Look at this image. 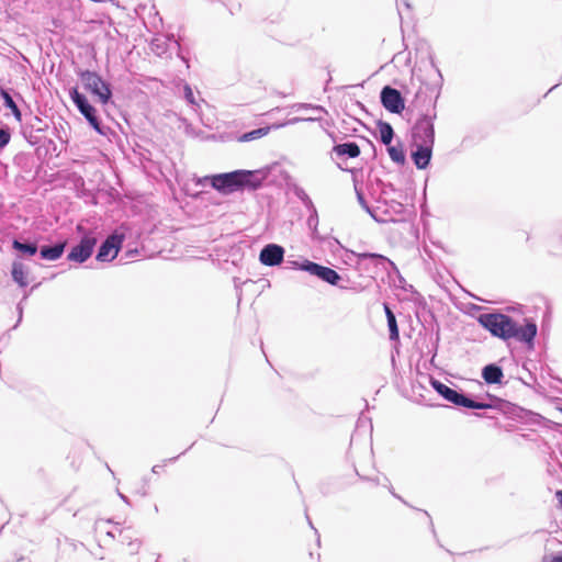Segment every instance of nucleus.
I'll list each match as a JSON object with an SVG mask.
<instances>
[{"instance_id":"nucleus-1","label":"nucleus","mask_w":562,"mask_h":562,"mask_svg":"<svg viewBox=\"0 0 562 562\" xmlns=\"http://www.w3.org/2000/svg\"><path fill=\"white\" fill-rule=\"evenodd\" d=\"M429 383L439 396L458 407L479 411L495 409L509 419L525 424L538 425L541 420H546V418L538 413L526 409L515 403L490 393L486 395L488 401H477L471 394H468L462 390L450 387L436 378L431 376Z\"/></svg>"},{"instance_id":"nucleus-2","label":"nucleus","mask_w":562,"mask_h":562,"mask_svg":"<svg viewBox=\"0 0 562 562\" xmlns=\"http://www.w3.org/2000/svg\"><path fill=\"white\" fill-rule=\"evenodd\" d=\"M475 321L493 338L502 340L507 346L516 341L529 351L535 349L538 325L532 317H524L520 323L504 310L494 308L479 314Z\"/></svg>"},{"instance_id":"nucleus-3","label":"nucleus","mask_w":562,"mask_h":562,"mask_svg":"<svg viewBox=\"0 0 562 562\" xmlns=\"http://www.w3.org/2000/svg\"><path fill=\"white\" fill-rule=\"evenodd\" d=\"M277 168H280V165L274 162L254 170L235 169L228 172L212 173V189L222 195L257 191L267 182L274 181L270 179V175Z\"/></svg>"},{"instance_id":"nucleus-4","label":"nucleus","mask_w":562,"mask_h":562,"mask_svg":"<svg viewBox=\"0 0 562 562\" xmlns=\"http://www.w3.org/2000/svg\"><path fill=\"white\" fill-rule=\"evenodd\" d=\"M83 89L99 103L108 117L113 120L110 113L111 108H116L114 101L113 86L110 81L95 70L81 69L76 70Z\"/></svg>"},{"instance_id":"nucleus-5","label":"nucleus","mask_w":562,"mask_h":562,"mask_svg":"<svg viewBox=\"0 0 562 562\" xmlns=\"http://www.w3.org/2000/svg\"><path fill=\"white\" fill-rule=\"evenodd\" d=\"M68 94L77 111L83 116L88 126L93 132L104 137L113 135L112 128L103 122L99 110L92 104L86 93L79 91L78 86L70 87Z\"/></svg>"},{"instance_id":"nucleus-6","label":"nucleus","mask_w":562,"mask_h":562,"mask_svg":"<svg viewBox=\"0 0 562 562\" xmlns=\"http://www.w3.org/2000/svg\"><path fill=\"white\" fill-rule=\"evenodd\" d=\"M429 63L436 71V79L427 82L419 78L420 87L416 91L411 106L414 109H424L427 106L426 109L437 111L438 100L440 98L443 86V76L438 68L432 54L429 55Z\"/></svg>"},{"instance_id":"nucleus-7","label":"nucleus","mask_w":562,"mask_h":562,"mask_svg":"<svg viewBox=\"0 0 562 562\" xmlns=\"http://www.w3.org/2000/svg\"><path fill=\"white\" fill-rule=\"evenodd\" d=\"M76 232L79 237L78 243L70 248L66 258L70 262L81 265L93 255L101 232L98 227L88 228L81 224L76 226Z\"/></svg>"},{"instance_id":"nucleus-8","label":"nucleus","mask_w":562,"mask_h":562,"mask_svg":"<svg viewBox=\"0 0 562 562\" xmlns=\"http://www.w3.org/2000/svg\"><path fill=\"white\" fill-rule=\"evenodd\" d=\"M418 117L411 128L412 143L435 145L436 131L435 121L437 111L418 109Z\"/></svg>"},{"instance_id":"nucleus-9","label":"nucleus","mask_w":562,"mask_h":562,"mask_svg":"<svg viewBox=\"0 0 562 562\" xmlns=\"http://www.w3.org/2000/svg\"><path fill=\"white\" fill-rule=\"evenodd\" d=\"M130 227L126 224L119 225L99 246L95 260L98 262H111L122 250Z\"/></svg>"},{"instance_id":"nucleus-10","label":"nucleus","mask_w":562,"mask_h":562,"mask_svg":"<svg viewBox=\"0 0 562 562\" xmlns=\"http://www.w3.org/2000/svg\"><path fill=\"white\" fill-rule=\"evenodd\" d=\"M331 239L339 246V248L344 251V255L341 256V260L345 265L352 267L355 269V263L357 261H361L363 259H370V262L374 267H380L381 263H389L393 265V260H391L389 257L379 254V252H371V251H363V252H357L352 249L346 248L336 238L331 237Z\"/></svg>"},{"instance_id":"nucleus-11","label":"nucleus","mask_w":562,"mask_h":562,"mask_svg":"<svg viewBox=\"0 0 562 562\" xmlns=\"http://www.w3.org/2000/svg\"><path fill=\"white\" fill-rule=\"evenodd\" d=\"M35 122L43 123V119L38 115L30 114V119L20 123L19 134L31 146L35 148L36 158L42 160L47 156V148L42 153L41 135H34Z\"/></svg>"},{"instance_id":"nucleus-12","label":"nucleus","mask_w":562,"mask_h":562,"mask_svg":"<svg viewBox=\"0 0 562 562\" xmlns=\"http://www.w3.org/2000/svg\"><path fill=\"white\" fill-rule=\"evenodd\" d=\"M380 103L392 114H401L406 109V100L402 92L390 85L382 87L380 91Z\"/></svg>"},{"instance_id":"nucleus-13","label":"nucleus","mask_w":562,"mask_h":562,"mask_svg":"<svg viewBox=\"0 0 562 562\" xmlns=\"http://www.w3.org/2000/svg\"><path fill=\"white\" fill-rule=\"evenodd\" d=\"M285 249L283 246L269 243L259 251L258 260L266 267H278L284 261Z\"/></svg>"},{"instance_id":"nucleus-14","label":"nucleus","mask_w":562,"mask_h":562,"mask_svg":"<svg viewBox=\"0 0 562 562\" xmlns=\"http://www.w3.org/2000/svg\"><path fill=\"white\" fill-rule=\"evenodd\" d=\"M311 276L316 277L321 281H323L331 286H337L341 290L353 289L352 286L340 284V282L344 281L345 279L336 270H334L330 267L323 266L315 261H314V265L312 268Z\"/></svg>"},{"instance_id":"nucleus-15","label":"nucleus","mask_w":562,"mask_h":562,"mask_svg":"<svg viewBox=\"0 0 562 562\" xmlns=\"http://www.w3.org/2000/svg\"><path fill=\"white\" fill-rule=\"evenodd\" d=\"M411 147V159L414 166L418 170H426L431 164L435 145L412 143Z\"/></svg>"},{"instance_id":"nucleus-16","label":"nucleus","mask_w":562,"mask_h":562,"mask_svg":"<svg viewBox=\"0 0 562 562\" xmlns=\"http://www.w3.org/2000/svg\"><path fill=\"white\" fill-rule=\"evenodd\" d=\"M337 167L342 170V171H347V172H350L352 175V181H353V187H355V192H356V196H357V201L358 203L360 204V206L362 207V210H364L376 223H385L387 221H392V222H395V220L393 218H390V220H383V218H379L376 215H375V211L372 206L369 205L366 196H364V193L362 191V188L359 186V182L357 180V170L353 169V168H344L340 164H337Z\"/></svg>"},{"instance_id":"nucleus-17","label":"nucleus","mask_w":562,"mask_h":562,"mask_svg":"<svg viewBox=\"0 0 562 562\" xmlns=\"http://www.w3.org/2000/svg\"><path fill=\"white\" fill-rule=\"evenodd\" d=\"M327 134L334 142L331 154H335L338 158H357L360 156L361 149L356 142L337 143L335 133L327 132Z\"/></svg>"},{"instance_id":"nucleus-18","label":"nucleus","mask_w":562,"mask_h":562,"mask_svg":"<svg viewBox=\"0 0 562 562\" xmlns=\"http://www.w3.org/2000/svg\"><path fill=\"white\" fill-rule=\"evenodd\" d=\"M481 378L487 385H504V370L498 362H490L481 369Z\"/></svg>"},{"instance_id":"nucleus-19","label":"nucleus","mask_w":562,"mask_h":562,"mask_svg":"<svg viewBox=\"0 0 562 562\" xmlns=\"http://www.w3.org/2000/svg\"><path fill=\"white\" fill-rule=\"evenodd\" d=\"M11 247L16 251V259L22 261L23 259L31 258L38 254L40 246L35 241H24L20 238H13Z\"/></svg>"},{"instance_id":"nucleus-20","label":"nucleus","mask_w":562,"mask_h":562,"mask_svg":"<svg viewBox=\"0 0 562 562\" xmlns=\"http://www.w3.org/2000/svg\"><path fill=\"white\" fill-rule=\"evenodd\" d=\"M66 249V241H57L55 244L40 246L38 256L42 260L56 261L60 259Z\"/></svg>"},{"instance_id":"nucleus-21","label":"nucleus","mask_w":562,"mask_h":562,"mask_svg":"<svg viewBox=\"0 0 562 562\" xmlns=\"http://www.w3.org/2000/svg\"><path fill=\"white\" fill-rule=\"evenodd\" d=\"M29 268L20 260H13L11 263L10 274L12 281L21 289L29 285Z\"/></svg>"},{"instance_id":"nucleus-22","label":"nucleus","mask_w":562,"mask_h":562,"mask_svg":"<svg viewBox=\"0 0 562 562\" xmlns=\"http://www.w3.org/2000/svg\"><path fill=\"white\" fill-rule=\"evenodd\" d=\"M34 157H36L35 151L31 153L21 150L13 156L12 164L20 171L24 173H30L32 172L34 167Z\"/></svg>"},{"instance_id":"nucleus-23","label":"nucleus","mask_w":562,"mask_h":562,"mask_svg":"<svg viewBox=\"0 0 562 562\" xmlns=\"http://www.w3.org/2000/svg\"><path fill=\"white\" fill-rule=\"evenodd\" d=\"M12 89L9 88H0V97L3 101V106L5 109H9L11 111V114L13 115L14 120L19 123L22 122L23 114L18 106L16 102L14 101L12 94Z\"/></svg>"},{"instance_id":"nucleus-24","label":"nucleus","mask_w":562,"mask_h":562,"mask_svg":"<svg viewBox=\"0 0 562 562\" xmlns=\"http://www.w3.org/2000/svg\"><path fill=\"white\" fill-rule=\"evenodd\" d=\"M375 125H376V130L379 132V136H378V139L384 145H390L394 137H395V132H394V128L393 126L391 125V123L380 119L375 122ZM371 134L376 137V134L374 132H371Z\"/></svg>"},{"instance_id":"nucleus-25","label":"nucleus","mask_w":562,"mask_h":562,"mask_svg":"<svg viewBox=\"0 0 562 562\" xmlns=\"http://www.w3.org/2000/svg\"><path fill=\"white\" fill-rule=\"evenodd\" d=\"M380 267H382V270L386 271L387 277L391 279L393 276H395L394 280V286L396 289H402L405 292H409V286H413L412 284L407 283L405 278L401 274L397 266L393 261V265L389 263H381Z\"/></svg>"},{"instance_id":"nucleus-26","label":"nucleus","mask_w":562,"mask_h":562,"mask_svg":"<svg viewBox=\"0 0 562 562\" xmlns=\"http://www.w3.org/2000/svg\"><path fill=\"white\" fill-rule=\"evenodd\" d=\"M385 147L391 160L394 164L398 166H404L407 162L406 150L401 139H397V143L395 145L391 143Z\"/></svg>"},{"instance_id":"nucleus-27","label":"nucleus","mask_w":562,"mask_h":562,"mask_svg":"<svg viewBox=\"0 0 562 562\" xmlns=\"http://www.w3.org/2000/svg\"><path fill=\"white\" fill-rule=\"evenodd\" d=\"M285 269L289 270H296V271H304L311 276L312 268L314 265V261L305 258V257H299L296 259H286L285 261Z\"/></svg>"},{"instance_id":"nucleus-28","label":"nucleus","mask_w":562,"mask_h":562,"mask_svg":"<svg viewBox=\"0 0 562 562\" xmlns=\"http://www.w3.org/2000/svg\"><path fill=\"white\" fill-rule=\"evenodd\" d=\"M282 173H284L283 180L285 182V187L294 193V195L302 202L304 200H307V196H310L306 191L299 186L294 179L284 170H280Z\"/></svg>"},{"instance_id":"nucleus-29","label":"nucleus","mask_w":562,"mask_h":562,"mask_svg":"<svg viewBox=\"0 0 562 562\" xmlns=\"http://www.w3.org/2000/svg\"><path fill=\"white\" fill-rule=\"evenodd\" d=\"M271 131V127L261 126L251 131L245 132L239 136V142H251L266 136Z\"/></svg>"},{"instance_id":"nucleus-30","label":"nucleus","mask_w":562,"mask_h":562,"mask_svg":"<svg viewBox=\"0 0 562 562\" xmlns=\"http://www.w3.org/2000/svg\"><path fill=\"white\" fill-rule=\"evenodd\" d=\"M40 284H35L31 288L30 291L27 292H24L21 301L16 304V314H18V319H16V323L14 324V326L12 327V329H16L19 327V325L22 323V319H23V313H24V303L27 301L30 294Z\"/></svg>"},{"instance_id":"nucleus-31","label":"nucleus","mask_w":562,"mask_h":562,"mask_svg":"<svg viewBox=\"0 0 562 562\" xmlns=\"http://www.w3.org/2000/svg\"><path fill=\"white\" fill-rule=\"evenodd\" d=\"M12 128L10 125L2 123L0 125V154L8 147L12 138Z\"/></svg>"},{"instance_id":"nucleus-32","label":"nucleus","mask_w":562,"mask_h":562,"mask_svg":"<svg viewBox=\"0 0 562 562\" xmlns=\"http://www.w3.org/2000/svg\"><path fill=\"white\" fill-rule=\"evenodd\" d=\"M380 267H374L371 262H370V259H363V260H359L357 261V263H355V270L359 272L360 276L362 274H368L370 277H372L373 273L376 272V269H379Z\"/></svg>"},{"instance_id":"nucleus-33","label":"nucleus","mask_w":562,"mask_h":562,"mask_svg":"<svg viewBox=\"0 0 562 562\" xmlns=\"http://www.w3.org/2000/svg\"><path fill=\"white\" fill-rule=\"evenodd\" d=\"M314 121H316L315 117L294 116V117L289 119V120L283 121V122L272 123V124L268 125L267 127H271V131H272V130H279V128L285 127L288 125H294V124H297L300 122H314Z\"/></svg>"},{"instance_id":"nucleus-34","label":"nucleus","mask_w":562,"mask_h":562,"mask_svg":"<svg viewBox=\"0 0 562 562\" xmlns=\"http://www.w3.org/2000/svg\"><path fill=\"white\" fill-rule=\"evenodd\" d=\"M383 203L386 206V209L384 211L385 214H403L405 211L404 204L396 200H391V201L384 200Z\"/></svg>"},{"instance_id":"nucleus-35","label":"nucleus","mask_w":562,"mask_h":562,"mask_svg":"<svg viewBox=\"0 0 562 562\" xmlns=\"http://www.w3.org/2000/svg\"><path fill=\"white\" fill-rule=\"evenodd\" d=\"M291 109L296 111L310 110L312 112L326 113V110L323 105L312 103H294L291 105Z\"/></svg>"},{"instance_id":"nucleus-36","label":"nucleus","mask_w":562,"mask_h":562,"mask_svg":"<svg viewBox=\"0 0 562 562\" xmlns=\"http://www.w3.org/2000/svg\"><path fill=\"white\" fill-rule=\"evenodd\" d=\"M409 293L412 294L411 301L414 302L418 308L425 310L427 307L425 297L414 286H409Z\"/></svg>"},{"instance_id":"nucleus-37","label":"nucleus","mask_w":562,"mask_h":562,"mask_svg":"<svg viewBox=\"0 0 562 562\" xmlns=\"http://www.w3.org/2000/svg\"><path fill=\"white\" fill-rule=\"evenodd\" d=\"M119 538H120V542L122 544H126V546H128L133 540L136 539V538H134V532L131 527L120 529Z\"/></svg>"},{"instance_id":"nucleus-38","label":"nucleus","mask_w":562,"mask_h":562,"mask_svg":"<svg viewBox=\"0 0 562 562\" xmlns=\"http://www.w3.org/2000/svg\"><path fill=\"white\" fill-rule=\"evenodd\" d=\"M387 328H389V338L391 341H400V329L397 325V321H389Z\"/></svg>"},{"instance_id":"nucleus-39","label":"nucleus","mask_w":562,"mask_h":562,"mask_svg":"<svg viewBox=\"0 0 562 562\" xmlns=\"http://www.w3.org/2000/svg\"><path fill=\"white\" fill-rule=\"evenodd\" d=\"M493 308H490V307H486V306H483V305H479V304H474V303H470L468 305V315L473 317L475 319V317L481 314V313H486V311H492Z\"/></svg>"},{"instance_id":"nucleus-40","label":"nucleus","mask_w":562,"mask_h":562,"mask_svg":"<svg viewBox=\"0 0 562 562\" xmlns=\"http://www.w3.org/2000/svg\"><path fill=\"white\" fill-rule=\"evenodd\" d=\"M436 326H437V329L435 333V338L431 344V350H430V352L432 353L431 359H430L431 364H434L435 358L438 353V348H439V342H440V327L438 324H436Z\"/></svg>"},{"instance_id":"nucleus-41","label":"nucleus","mask_w":562,"mask_h":562,"mask_svg":"<svg viewBox=\"0 0 562 562\" xmlns=\"http://www.w3.org/2000/svg\"><path fill=\"white\" fill-rule=\"evenodd\" d=\"M183 98L189 104H196L193 90L189 83L183 87Z\"/></svg>"},{"instance_id":"nucleus-42","label":"nucleus","mask_w":562,"mask_h":562,"mask_svg":"<svg viewBox=\"0 0 562 562\" xmlns=\"http://www.w3.org/2000/svg\"><path fill=\"white\" fill-rule=\"evenodd\" d=\"M192 181H193L195 187H205L206 184H209L212 188L211 175H206V176H203V177L194 176Z\"/></svg>"},{"instance_id":"nucleus-43","label":"nucleus","mask_w":562,"mask_h":562,"mask_svg":"<svg viewBox=\"0 0 562 562\" xmlns=\"http://www.w3.org/2000/svg\"><path fill=\"white\" fill-rule=\"evenodd\" d=\"M319 218H318V212L308 213V217L306 220V225L310 228H314L316 231V227H318Z\"/></svg>"},{"instance_id":"nucleus-44","label":"nucleus","mask_w":562,"mask_h":562,"mask_svg":"<svg viewBox=\"0 0 562 562\" xmlns=\"http://www.w3.org/2000/svg\"><path fill=\"white\" fill-rule=\"evenodd\" d=\"M41 140H42V153H45V149L47 148V153L49 151L50 148H53L54 150H56L57 146H56V143L52 139V138H48L44 135H41Z\"/></svg>"},{"instance_id":"nucleus-45","label":"nucleus","mask_w":562,"mask_h":562,"mask_svg":"<svg viewBox=\"0 0 562 562\" xmlns=\"http://www.w3.org/2000/svg\"><path fill=\"white\" fill-rule=\"evenodd\" d=\"M318 490L319 492L324 495V496H327L329 495L330 493H333V487H331V482L330 481H323L319 483L318 485Z\"/></svg>"},{"instance_id":"nucleus-46","label":"nucleus","mask_w":562,"mask_h":562,"mask_svg":"<svg viewBox=\"0 0 562 562\" xmlns=\"http://www.w3.org/2000/svg\"><path fill=\"white\" fill-rule=\"evenodd\" d=\"M48 128H49L48 122H46L44 120H43V123L35 122L34 130H33L34 131V135H42Z\"/></svg>"},{"instance_id":"nucleus-47","label":"nucleus","mask_w":562,"mask_h":562,"mask_svg":"<svg viewBox=\"0 0 562 562\" xmlns=\"http://www.w3.org/2000/svg\"><path fill=\"white\" fill-rule=\"evenodd\" d=\"M542 562H562V551L544 555Z\"/></svg>"},{"instance_id":"nucleus-48","label":"nucleus","mask_w":562,"mask_h":562,"mask_svg":"<svg viewBox=\"0 0 562 562\" xmlns=\"http://www.w3.org/2000/svg\"><path fill=\"white\" fill-rule=\"evenodd\" d=\"M503 310L507 314H509V313L524 314V305H521V304L507 305Z\"/></svg>"},{"instance_id":"nucleus-49","label":"nucleus","mask_w":562,"mask_h":562,"mask_svg":"<svg viewBox=\"0 0 562 562\" xmlns=\"http://www.w3.org/2000/svg\"><path fill=\"white\" fill-rule=\"evenodd\" d=\"M142 547V541L136 538L135 540H133L128 546L127 548L130 549V553L131 554H137L139 549Z\"/></svg>"},{"instance_id":"nucleus-50","label":"nucleus","mask_w":562,"mask_h":562,"mask_svg":"<svg viewBox=\"0 0 562 562\" xmlns=\"http://www.w3.org/2000/svg\"><path fill=\"white\" fill-rule=\"evenodd\" d=\"M386 322L396 319V316L394 312L391 310L390 305L387 303L383 304Z\"/></svg>"},{"instance_id":"nucleus-51","label":"nucleus","mask_w":562,"mask_h":562,"mask_svg":"<svg viewBox=\"0 0 562 562\" xmlns=\"http://www.w3.org/2000/svg\"><path fill=\"white\" fill-rule=\"evenodd\" d=\"M302 203L305 206V209L308 211V213H312V211L313 212L317 211L314 202L312 201V199L310 196H307V200L302 201Z\"/></svg>"},{"instance_id":"nucleus-52","label":"nucleus","mask_w":562,"mask_h":562,"mask_svg":"<svg viewBox=\"0 0 562 562\" xmlns=\"http://www.w3.org/2000/svg\"><path fill=\"white\" fill-rule=\"evenodd\" d=\"M53 128H54V134L55 136L58 138V139H63L61 135H60V130L64 131V126L61 123H59L58 125L53 122Z\"/></svg>"},{"instance_id":"nucleus-53","label":"nucleus","mask_w":562,"mask_h":562,"mask_svg":"<svg viewBox=\"0 0 562 562\" xmlns=\"http://www.w3.org/2000/svg\"><path fill=\"white\" fill-rule=\"evenodd\" d=\"M175 44L178 46V57L183 60L184 63H187V56H186V53L183 50V48L181 47V45L175 40Z\"/></svg>"},{"instance_id":"nucleus-54","label":"nucleus","mask_w":562,"mask_h":562,"mask_svg":"<svg viewBox=\"0 0 562 562\" xmlns=\"http://www.w3.org/2000/svg\"><path fill=\"white\" fill-rule=\"evenodd\" d=\"M310 231L312 239L323 240V238L319 236L318 227H316V231L314 228H310Z\"/></svg>"},{"instance_id":"nucleus-55","label":"nucleus","mask_w":562,"mask_h":562,"mask_svg":"<svg viewBox=\"0 0 562 562\" xmlns=\"http://www.w3.org/2000/svg\"><path fill=\"white\" fill-rule=\"evenodd\" d=\"M554 496L558 501L559 507L562 509V490H557Z\"/></svg>"},{"instance_id":"nucleus-56","label":"nucleus","mask_w":562,"mask_h":562,"mask_svg":"<svg viewBox=\"0 0 562 562\" xmlns=\"http://www.w3.org/2000/svg\"><path fill=\"white\" fill-rule=\"evenodd\" d=\"M306 519H307V522H308L310 527H311L312 529H314V530H315V533L317 535V540H316V541H317V544H319V543H321V537H319V533H318V532H317V530L315 529V527H314V525H313V522H312V520H311V518L308 517V515H307V514H306Z\"/></svg>"},{"instance_id":"nucleus-57","label":"nucleus","mask_w":562,"mask_h":562,"mask_svg":"<svg viewBox=\"0 0 562 562\" xmlns=\"http://www.w3.org/2000/svg\"><path fill=\"white\" fill-rule=\"evenodd\" d=\"M551 423H552V429L562 436V424L555 423V422H551Z\"/></svg>"},{"instance_id":"nucleus-58","label":"nucleus","mask_w":562,"mask_h":562,"mask_svg":"<svg viewBox=\"0 0 562 562\" xmlns=\"http://www.w3.org/2000/svg\"><path fill=\"white\" fill-rule=\"evenodd\" d=\"M233 281H234V286H235V289L237 291H239L240 290V285L245 283V282H241L240 279L237 278V277H234Z\"/></svg>"},{"instance_id":"nucleus-59","label":"nucleus","mask_w":562,"mask_h":562,"mask_svg":"<svg viewBox=\"0 0 562 562\" xmlns=\"http://www.w3.org/2000/svg\"><path fill=\"white\" fill-rule=\"evenodd\" d=\"M147 483H148V480L144 479V486L138 491V494H140L142 496H147V490H146Z\"/></svg>"},{"instance_id":"nucleus-60","label":"nucleus","mask_w":562,"mask_h":562,"mask_svg":"<svg viewBox=\"0 0 562 562\" xmlns=\"http://www.w3.org/2000/svg\"><path fill=\"white\" fill-rule=\"evenodd\" d=\"M117 495H119V497H120V498H121L125 504L131 505V501H130V498H128L125 494H123V493H121L120 491H117Z\"/></svg>"},{"instance_id":"nucleus-61","label":"nucleus","mask_w":562,"mask_h":562,"mask_svg":"<svg viewBox=\"0 0 562 562\" xmlns=\"http://www.w3.org/2000/svg\"><path fill=\"white\" fill-rule=\"evenodd\" d=\"M424 514L429 518V525H430V528H431V532L434 533V536L436 537V530H435V526L432 524V520L430 518V515L428 514V512L424 510Z\"/></svg>"},{"instance_id":"nucleus-62","label":"nucleus","mask_w":562,"mask_h":562,"mask_svg":"<svg viewBox=\"0 0 562 562\" xmlns=\"http://www.w3.org/2000/svg\"><path fill=\"white\" fill-rule=\"evenodd\" d=\"M165 464H156L151 468V472L158 474Z\"/></svg>"},{"instance_id":"nucleus-63","label":"nucleus","mask_w":562,"mask_h":562,"mask_svg":"<svg viewBox=\"0 0 562 562\" xmlns=\"http://www.w3.org/2000/svg\"><path fill=\"white\" fill-rule=\"evenodd\" d=\"M361 138H362L363 140H366V142H367V145H368V146H370V147L372 148V150H373V151H375V145H374V143H373L372 140H370V139H369L368 137H366V136H362Z\"/></svg>"},{"instance_id":"nucleus-64","label":"nucleus","mask_w":562,"mask_h":562,"mask_svg":"<svg viewBox=\"0 0 562 562\" xmlns=\"http://www.w3.org/2000/svg\"><path fill=\"white\" fill-rule=\"evenodd\" d=\"M361 138H362L363 140H366V142H367V145H368V146H370V147L372 148V150H373V151H375V145H374V143H373L372 140H370V139H369L368 137H366V136H362Z\"/></svg>"}]
</instances>
